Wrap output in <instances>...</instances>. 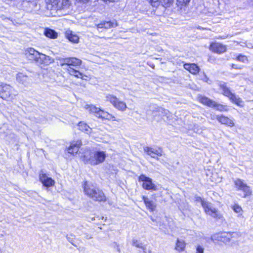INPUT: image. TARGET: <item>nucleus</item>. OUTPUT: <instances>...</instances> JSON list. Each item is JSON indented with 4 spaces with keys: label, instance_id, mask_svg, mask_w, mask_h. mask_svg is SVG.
Instances as JSON below:
<instances>
[{
    "label": "nucleus",
    "instance_id": "1",
    "mask_svg": "<svg viewBox=\"0 0 253 253\" xmlns=\"http://www.w3.org/2000/svg\"><path fill=\"white\" fill-rule=\"evenodd\" d=\"M59 64L60 66L71 76L82 79H84V77H86L78 70V68L82 64V60L78 58L75 57L62 58L60 60Z\"/></svg>",
    "mask_w": 253,
    "mask_h": 253
},
{
    "label": "nucleus",
    "instance_id": "2",
    "mask_svg": "<svg viewBox=\"0 0 253 253\" xmlns=\"http://www.w3.org/2000/svg\"><path fill=\"white\" fill-rule=\"evenodd\" d=\"M106 157V153L103 151H94L89 152V156L84 155V161L85 163L96 166L104 162Z\"/></svg>",
    "mask_w": 253,
    "mask_h": 253
},
{
    "label": "nucleus",
    "instance_id": "3",
    "mask_svg": "<svg viewBox=\"0 0 253 253\" xmlns=\"http://www.w3.org/2000/svg\"><path fill=\"white\" fill-rule=\"evenodd\" d=\"M25 55L29 59L34 61L38 64H48L50 63L49 56L40 53L33 48H28Z\"/></svg>",
    "mask_w": 253,
    "mask_h": 253
},
{
    "label": "nucleus",
    "instance_id": "4",
    "mask_svg": "<svg viewBox=\"0 0 253 253\" xmlns=\"http://www.w3.org/2000/svg\"><path fill=\"white\" fill-rule=\"evenodd\" d=\"M47 9L58 12L69 9L71 3L69 0H45Z\"/></svg>",
    "mask_w": 253,
    "mask_h": 253
},
{
    "label": "nucleus",
    "instance_id": "5",
    "mask_svg": "<svg viewBox=\"0 0 253 253\" xmlns=\"http://www.w3.org/2000/svg\"><path fill=\"white\" fill-rule=\"evenodd\" d=\"M195 201L197 202L201 203L202 206L207 214L217 219H221L222 218V214L216 208L212 207L211 203L205 201L199 196L195 197Z\"/></svg>",
    "mask_w": 253,
    "mask_h": 253
},
{
    "label": "nucleus",
    "instance_id": "6",
    "mask_svg": "<svg viewBox=\"0 0 253 253\" xmlns=\"http://www.w3.org/2000/svg\"><path fill=\"white\" fill-rule=\"evenodd\" d=\"M18 95V92L9 84H0V97L3 99L13 101Z\"/></svg>",
    "mask_w": 253,
    "mask_h": 253
},
{
    "label": "nucleus",
    "instance_id": "7",
    "mask_svg": "<svg viewBox=\"0 0 253 253\" xmlns=\"http://www.w3.org/2000/svg\"><path fill=\"white\" fill-rule=\"evenodd\" d=\"M220 88L222 90V94L228 97L229 99L233 103L239 106H243L244 105V102L241 98H240L238 95L232 93L229 88L227 87V84L225 83L220 82L219 84Z\"/></svg>",
    "mask_w": 253,
    "mask_h": 253
},
{
    "label": "nucleus",
    "instance_id": "8",
    "mask_svg": "<svg viewBox=\"0 0 253 253\" xmlns=\"http://www.w3.org/2000/svg\"><path fill=\"white\" fill-rule=\"evenodd\" d=\"M85 109L98 118L112 121L116 120L115 117L113 115L100 108H97L94 105H86L85 106Z\"/></svg>",
    "mask_w": 253,
    "mask_h": 253
},
{
    "label": "nucleus",
    "instance_id": "9",
    "mask_svg": "<svg viewBox=\"0 0 253 253\" xmlns=\"http://www.w3.org/2000/svg\"><path fill=\"white\" fill-rule=\"evenodd\" d=\"M234 185L237 190L243 192L242 197L246 198L251 196L252 194V190L251 187L244 182V180L240 178H237L233 181Z\"/></svg>",
    "mask_w": 253,
    "mask_h": 253
},
{
    "label": "nucleus",
    "instance_id": "10",
    "mask_svg": "<svg viewBox=\"0 0 253 253\" xmlns=\"http://www.w3.org/2000/svg\"><path fill=\"white\" fill-rule=\"evenodd\" d=\"M105 101L110 102L118 110L124 111L127 108L125 102L119 100L116 96L113 95L107 94L105 95Z\"/></svg>",
    "mask_w": 253,
    "mask_h": 253
},
{
    "label": "nucleus",
    "instance_id": "11",
    "mask_svg": "<svg viewBox=\"0 0 253 253\" xmlns=\"http://www.w3.org/2000/svg\"><path fill=\"white\" fill-rule=\"evenodd\" d=\"M138 181L142 182L143 188L147 190L157 191V187L152 182V179L144 174H141L138 177Z\"/></svg>",
    "mask_w": 253,
    "mask_h": 253
},
{
    "label": "nucleus",
    "instance_id": "12",
    "mask_svg": "<svg viewBox=\"0 0 253 253\" xmlns=\"http://www.w3.org/2000/svg\"><path fill=\"white\" fill-rule=\"evenodd\" d=\"M16 81L25 86H28L32 83V79L30 77L23 73H18L16 76Z\"/></svg>",
    "mask_w": 253,
    "mask_h": 253
},
{
    "label": "nucleus",
    "instance_id": "13",
    "mask_svg": "<svg viewBox=\"0 0 253 253\" xmlns=\"http://www.w3.org/2000/svg\"><path fill=\"white\" fill-rule=\"evenodd\" d=\"M144 151L147 155L157 160H158V158L156 156H161L163 153V151L161 148L156 149L149 147H145L144 148Z\"/></svg>",
    "mask_w": 253,
    "mask_h": 253
},
{
    "label": "nucleus",
    "instance_id": "14",
    "mask_svg": "<svg viewBox=\"0 0 253 253\" xmlns=\"http://www.w3.org/2000/svg\"><path fill=\"white\" fill-rule=\"evenodd\" d=\"M210 49L218 54H221L226 51V46L219 42H212L211 44Z\"/></svg>",
    "mask_w": 253,
    "mask_h": 253
},
{
    "label": "nucleus",
    "instance_id": "15",
    "mask_svg": "<svg viewBox=\"0 0 253 253\" xmlns=\"http://www.w3.org/2000/svg\"><path fill=\"white\" fill-rule=\"evenodd\" d=\"M39 178L40 181L45 187H48L53 186L54 184V181L51 178L48 177L42 170L41 171Z\"/></svg>",
    "mask_w": 253,
    "mask_h": 253
},
{
    "label": "nucleus",
    "instance_id": "16",
    "mask_svg": "<svg viewBox=\"0 0 253 253\" xmlns=\"http://www.w3.org/2000/svg\"><path fill=\"white\" fill-rule=\"evenodd\" d=\"M83 188L84 194L89 198L91 197V195L94 194V192L97 189L93 184L86 181L84 182Z\"/></svg>",
    "mask_w": 253,
    "mask_h": 253
},
{
    "label": "nucleus",
    "instance_id": "17",
    "mask_svg": "<svg viewBox=\"0 0 253 253\" xmlns=\"http://www.w3.org/2000/svg\"><path fill=\"white\" fill-rule=\"evenodd\" d=\"M238 236V234L237 232H222L221 242L227 244L231 242L232 238H237Z\"/></svg>",
    "mask_w": 253,
    "mask_h": 253
},
{
    "label": "nucleus",
    "instance_id": "18",
    "mask_svg": "<svg viewBox=\"0 0 253 253\" xmlns=\"http://www.w3.org/2000/svg\"><path fill=\"white\" fill-rule=\"evenodd\" d=\"M82 145V143L81 140L72 141L68 148V153L72 154H77Z\"/></svg>",
    "mask_w": 253,
    "mask_h": 253
},
{
    "label": "nucleus",
    "instance_id": "19",
    "mask_svg": "<svg viewBox=\"0 0 253 253\" xmlns=\"http://www.w3.org/2000/svg\"><path fill=\"white\" fill-rule=\"evenodd\" d=\"M216 120L221 124L226 125L230 127L234 126V123L233 120L229 119L224 115H220L216 117Z\"/></svg>",
    "mask_w": 253,
    "mask_h": 253
},
{
    "label": "nucleus",
    "instance_id": "20",
    "mask_svg": "<svg viewBox=\"0 0 253 253\" xmlns=\"http://www.w3.org/2000/svg\"><path fill=\"white\" fill-rule=\"evenodd\" d=\"M92 200L98 202H104L106 201V197L102 191L97 188L91 197H90Z\"/></svg>",
    "mask_w": 253,
    "mask_h": 253
},
{
    "label": "nucleus",
    "instance_id": "21",
    "mask_svg": "<svg viewBox=\"0 0 253 253\" xmlns=\"http://www.w3.org/2000/svg\"><path fill=\"white\" fill-rule=\"evenodd\" d=\"M117 26V23L115 21H105L97 25V28L98 30L101 28L110 29L112 27H115Z\"/></svg>",
    "mask_w": 253,
    "mask_h": 253
},
{
    "label": "nucleus",
    "instance_id": "22",
    "mask_svg": "<svg viewBox=\"0 0 253 253\" xmlns=\"http://www.w3.org/2000/svg\"><path fill=\"white\" fill-rule=\"evenodd\" d=\"M184 68L189 71L192 74H197L199 73L200 68L195 64L186 63L184 65Z\"/></svg>",
    "mask_w": 253,
    "mask_h": 253
},
{
    "label": "nucleus",
    "instance_id": "23",
    "mask_svg": "<svg viewBox=\"0 0 253 253\" xmlns=\"http://www.w3.org/2000/svg\"><path fill=\"white\" fill-rule=\"evenodd\" d=\"M186 247V243L182 239H177L175 243V247L174 249L181 253L184 251Z\"/></svg>",
    "mask_w": 253,
    "mask_h": 253
},
{
    "label": "nucleus",
    "instance_id": "24",
    "mask_svg": "<svg viewBox=\"0 0 253 253\" xmlns=\"http://www.w3.org/2000/svg\"><path fill=\"white\" fill-rule=\"evenodd\" d=\"M132 245L137 248L142 250L143 253L140 252V253H147L146 246L143 245V244L140 241H138L136 239H133L132 240Z\"/></svg>",
    "mask_w": 253,
    "mask_h": 253
},
{
    "label": "nucleus",
    "instance_id": "25",
    "mask_svg": "<svg viewBox=\"0 0 253 253\" xmlns=\"http://www.w3.org/2000/svg\"><path fill=\"white\" fill-rule=\"evenodd\" d=\"M143 200L146 206L150 211H155L156 206L153 201L150 200L148 198L144 196L143 197Z\"/></svg>",
    "mask_w": 253,
    "mask_h": 253
},
{
    "label": "nucleus",
    "instance_id": "26",
    "mask_svg": "<svg viewBox=\"0 0 253 253\" xmlns=\"http://www.w3.org/2000/svg\"><path fill=\"white\" fill-rule=\"evenodd\" d=\"M66 37L70 42L74 43H77L79 42V38L78 36L73 34L71 31H66Z\"/></svg>",
    "mask_w": 253,
    "mask_h": 253
},
{
    "label": "nucleus",
    "instance_id": "27",
    "mask_svg": "<svg viewBox=\"0 0 253 253\" xmlns=\"http://www.w3.org/2000/svg\"><path fill=\"white\" fill-rule=\"evenodd\" d=\"M198 99H199V101L201 103H202L204 105H206L211 107H212V104L214 102V101H213L205 96H200L198 97Z\"/></svg>",
    "mask_w": 253,
    "mask_h": 253
},
{
    "label": "nucleus",
    "instance_id": "28",
    "mask_svg": "<svg viewBox=\"0 0 253 253\" xmlns=\"http://www.w3.org/2000/svg\"><path fill=\"white\" fill-rule=\"evenodd\" d=\"M44 34L46 37L51 39H55L57 37V33L54 30L50 29H45Z\"/></svg>",
    "mask_w": 253,
    "mask_h": 253
},
{
    "label": "nucleus",
    "instance_id": "29",
    "mask_svg": "<svg viewBox=\"0 0 253 253\" xmlns=\"http://www.w3.org/2000/svg\"><path fill=\"white\" fill-rule=\"evenodd\" d=\"M79 127L81 130L84 131L86 133H90L91 129L87 124L83 122L79 123Z\"/></svg>",
    "mask_w": 253,
    "mask_h": 253
},
{
    "label": "nucleus",
    "instance_id": "30",
    "mask_svg": "<svg viewBox=\"0 0 253 253\" xmlns=\"http://www.w3.org/2000/svg\"><path fill=\"white\" fill-rule=\"evenodd\" d=\"M212 108H216V110L220 111H227V109L226 106L218 104L217 102L214 101L212 107Z\"/></svg>",
    "mask_w": 253,
    "mask_h": 253
},
{
    "label": "nucleus",
    "instance_id": "31",
    "mask_svg": "<svg viewBox=\"0 0 253 253\" xmlns=\"http://www.w3.org/2000/svg\"><path fill=\"white\" fill-rule=\"evenodd\" d=\"M157 225L159 226V229L165 234L168 233V230L167 228L166 225L164 224V222L162 221H157Z\"/></svg>",
    "mask_w": 253,
    "mask_h": 253
},
{
    "label": "nucleus",
    "instance_id": "32",
    "mask_svg": "<svg viewBox=\"0 0 253 253\" xmlns=\"http://www.w3.org/2000/svg\"><path fill=\"white\" fill-rule=\"evenodd\" d=\"M232 208L233 210L235 212L239 214L238 216H240L242 215L243 211V210H242V208H241V207L239 205L235 204L232 207Z\"/></svg>",
    "mask_w": 253,
    "mask_h": 253
},
{
    "label": "nucleus",
    "instance_id": "33",
    "mask_svg": "<svg viewBox=\"0 0 253 253\" xmlns=\"http://www.w3.org/2000/svg\"><path fill=\"white\" fill-rule=\"evenodd\" d=\"M222 232L215 233L211 236V240L214 242H221Z\"/></svg>",
    "mask_w": 253,
    "mask_h": 253
},
{
    "label": "nucleus",
    "instance_id": "34",
    "mask_svg": "<svg viewBox=\"0 0 253 253\" xmlns=\"http://www.w3.org/2000/svg\"><path fill=\"white\" fill-rule=\"evenodd\" d=\"M237 60L243 63H246L248 61L247 57L242 54H240L237 57Z\"/></svg>",
    "mask_w": 253,
    "mask_h": 253
},
{
    "label": "nucleus",
    "instance_id": "35",
    "mask_svg": "<svg viewBox=\"0 0 253 253\" xmlns=\"http://www.w3.org/2000/svg\"><path fill=\"white\" fill-rule=\"evenodd\" d=\"M191 0H177V4L178 6H183L188 3Z\"/></svg>",
    "mask_w": 253,
    "mask_h": 253
},
{
    "label": "nucleus",
    "instance_id": "36",
    "mask_svg": "<svg viewBox=\"0 0 253 253\" xmlns=\"http://www.w3.org/2000/svg\"><path fill=\"white\" fill-rule=\"evenodd\" d=\"M204 248L200 245L196 247V253H204Z\"/></svg>",
    "mask_w": 253,
    "mask_h": 253
},
{
    "label": "nucleus",
    "instance_id": "37",
    "mask_svg": "<svg viewBox=\"0 0 253 253\" xmlns=\"http://www.w3.org/2000/svg\"><path fill=\"white\" fill-rule=\"evenodd\" d=\"M161 0H150V2L153 6H157L159 5Z\"/></svg>",
    "mask_w": 253,
    "mask_h": 253
},
{
    "label": "nucleus",
    "instance_id": "38",
    "mask_svg": "<svg viewBox=\"0 0 253 253\" xmlns=\"http://www.w3.org/2000/svg\"><path fill=\"white\" fill-rule=\"evenodd\" d=\"M203 80L209 84L211 83V81L210 80V79L208 78V77L206 75L204 76V78Z\"/></svg>",
    "mask_w": 253,
    "mask_h": 253
},
{
    "label": "nucleus",
    "instance_id": "39",
    "mask_svg": "<svg viewBox=\"0 0 253 253\" xmlns=\"http://www.w3.org/2000/svg\"><path fill=\"white\" fill-rule=\"evenodd\" d=\"M67 239L68 240V241L69 242H70L73 245H74V246H76V245L75 244H74V243H73V239L70 237H67Z\"/></svg>",
    "mask_w": 253,
    "mask_h": 253
},
{
    "label": "nucleus",
    "instance_id": "40",
    "mask_svg": "<svg viewBox=\"0 0 253 253\" xmlns=\"http://www.w3.org/2000/svg\"><path fill=\"white\" fill-rule=\"evenodd\" d=\"M218 116V115H214V114H211L210 118H211V120L216 119V117H217V116Z\"/></svg>",
    "mask_w": 253,
    "mask_h": 253
},
{
    "label": "nucleus",
    "instance_id": "41",
    "mask_svg": "<svg viewBox=\"0 0 253 253\" xmlns=\"http://www.w3.org/2000/svg\"><path fill=\"white\" fill-rule=\"evenodd\" d=\"M89 0H79L80 2H83V3H86Z\"/></svg>",
    "mask_w": 253,
    "mask_h": 253
},
{
    "label": "nucleus",
    "instance_id": "42",
    "mask_svg": "<svg viewBox=\"0 0 253 253\" xmlns=\"http://www.w3.org/2000/svg\"><path fill=\"white\" fill-rule=\"evenodd\" d=\"M104 1H106V2H107V1H109V2H113V1H116V0H103Z\"/></svg>",
    "mask_w": 253,
    "mask_h": 253
},
{
    "label": "nucleus",
    "instance_id": "43",
    "mask_svg": "<svg viewBox=\"0 0 253 253\" xmlns=\"http://www.w3.org/2000/svg\"><path fill=\"white\" fill-rule=\"evenodd\" d=\"M85 237L86 239H91L92 238L90 236H89L88 235H86Z\"/></svg>",
    "mask_w": 253,
    "mask_h": 253
},
{
    "label": "nucleus",
    "instance_id": "44",
    "mask_svg": "<svg viewBox=\"0 0 253 253\" xmlns=\"http://www.w3.org/2000/svg\"><path fill=\"white\" fill-rule=\"evenodd\" d=\"M138 252H139V253H140V252H141V253H143V250H141V249H140V250H139V251H138Z\"/></svg>",
    "mask_w": 253,
    "mask_h": 253
},
{
    "label": "nucleus",
    "instance_id": "45",
    "mask_svg": "<svg viewBox=\"0 0 253 253\" xmlns=\"http://www.w3.org/2000/svg\"><path fill=\"white\" fill-rule=\"evenodd\" d=\"M148 253H152L151 251L149 250L148 252Z\"/></svg>",
    "mask_w": 253,
    "mask_h": 253
},
{
    "label": "nucleus",
    "instance_id": "46",
    "mask_svg": "<svg viewBox=\"0 0 253 253\" xmlns=\"http://www.w3.org/2000/svg\"><path fill=\"white\" fill-rule=\"evenodd\" d=\"M234 66H235V65H234V64H233V65H232V67H233V68H236V67H234Z\"/></svg>",
    "mask_w": 253,
    "mask_h": 253
}]
</instances>
